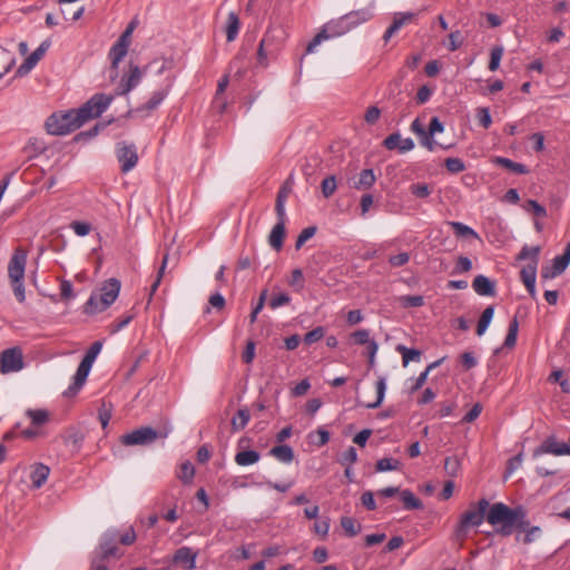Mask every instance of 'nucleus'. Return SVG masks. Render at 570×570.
<instances>
[{"instance_id":"obj_21","label":"nucleus","mask_w":570,"mask_h":570,"mask_svg":"<svg viewBox=\"0 0 570 570\" xmlns=\"http://www.w3.org/2000/svg\"><path fill=\"white\" fill-rule=\"evenodd\" d=\"M292 186H293V177L289 176L286 179V181L284 183V185L281 187V189L278 190V194L276 197V204H275L276 216H285L286 215L285 203H286L288 195L292 191Z\"/></svg>"},{"instance_id":"obj_59","label":"nucleus","mask_w":570,"mask_h":570,"mask_svg":"<svg viewBox=\"0 0 570 570\" xmlns=\"http://www.w3.org/2000/svg\"><path fill=\"white\" fill-rule=\"evenodd\" d=\"M291 302V297L288 294L286 293H279L277 295H275L271 301H269V306L275 309V308H278L281 306H284L286 304H288Z\"/></svg>"},{"instance_id":"obj_20","label":"nucleus","mask_w":570,"mask_h":570,"mask_svg":"<svg viewBox=\"0 0 570 570\" xmlns=\"http://www.w3.org/2000/svg\"><path fill=\"white\" fill-rule=\"evenodd\" d=\"M474 292L480 296H494L495 283L484 275H478L472 282Z\"/></svg>"},{"instance_id":"obj_57","label":"nucleus","mask_w":570,"mask_h":570,"mask_svg":"<svg viewBox=\"0 0 570 570\" xmlns=\"http://www.w3.org/2000/svg\"><path fill=\"white\" fill-rule=\"evenodd\" d=\"M463 43V37L459 30L453 31L449 35V45L448 49L450 51L458 50Z\"/></svg>"},{"instance_id":"obj_19","label":"nucleus","mask_w":570,"mask_h":570,"mask_svg":"<svg viewBox=\"0 0 570 570\" xmlns=\"http://www.w3.org/2000/svg\"><path fill=\"white\" fill-rule=\"evenodd\" d=\"M129 45L117 40L109 51V58L111 60V71L114 75L110 77L114 79L117 76V69L119 62L125 58L128 52Z\"/></svg>"},{"instance_id":"obj_43","label":"nucleus","mask_w":570,"mask_h":570,"mask_svg":"<svg viewBox=\"0 0 570 570\" xmlns=\"http://www.w3.org/2000/svg\"><path fill=\"white\" fill-rule=\"evenodd\" d=\"M194 475H195V468H194V465L189 461L184 462L180 465V469H179V472H178L179 480L183 483L187 484V483H190L193 481Z\"/></svg>"},{"instance_id":"obj_1","label":"nucleus","mask_w":570,"mask_h":570,"mask_svg":"<svg viewBox=\"0 0 570 570\" xmlns=\"http://www.w3.org/2000/svg\"><path fill=\"white\" fill-rule=\"evenodd\" d=\"M114 96L95 94L87 102L78 109L55 112L46 120L48 134L56 136L68 135L80 128L90 119L99 117L111 104Z\"/></svg>"},{"instance_id":"obj_34","label":"nucleus","mask_w":570,"mask_h":570,"mask_svg":"<svg viewBox=\"0 0 570 570\" xmlns=\"http://www.w3.org/2000/svg\"><path fill=\"white\" fill-rule=\"evenodd\" d=\"M493 315H494V307L492 305L488 306L481 314V317L478 322V326H476V334L479 336H482L487 328L489 327L492 318H493Z\"/></svg>"},{"instance_id":"obj_45","label":"nucleus","mask_w":570,"mask_h":570,"mask_svg":"<svg viewBox=\"0 0 570 570\" xmlns=\"http://www.w3.org/2000/svg\"><path fill=\"white\" fill-rule=\"evenodd\" d=\"M385 391H386L385 379L381 377L376 382V394H377L376 401L373 402V403H368L366 405V407L367 409H376V407H379L382 404L383 400H384Z\"/></svg>"},{"instance_id":"obj_62","label":"nucleus","mask_w":570,"mask_h":570,"mask_svg":"<svg viewBox=\"0 0 570 570\" xmlns=\"http://www.w3.org/2000/svg\"><path fill=\"white\" fill-rule=\"evenodd\" d=\"M357 461V452L356 449L350 446L342 455L341 463L346 465H352Z\"/></svg>"},{"instance_id":"obj_40","label":"nucleus","mask_w":570,"mask_h":570,"mask_svg":"<svg viewBox=\"0 0 570 570\" xmlns=\"http://www.w3.org/2000/svg\"><path fill=\"white\" fill-rule=\"evenodd\" d=\"M399 303L402 307H421L424 304L422 295H403L399 297Z\"/></svg>"},{"instance_id":"obj_12","label":"nucleus","mask_w":570,"mask_h":570,"mask_svg":"<svg viewBox=\"0 0 570 570\" xmlns=\"http://www.w3.org/2000/svg\"><path fill=\"white\" fill-rule=\"evenodd\" d=\"M24 367L23 352L19 346L2 351V374L16 373Z\"/></svg>"},{"instance_id":"obj_10","label":"nucleus","mask_w":570,"mask_h":570,"mask_svg":"<svg viewBox=\"0 0 570 570\" xmlns=\"http://www.w3.org/2000/svg\"><path fill=\"white\" fill-rule=\"evenodd\" d=\"M171 81H168L167 85L156 91H154L150 98L142 105L137 108L130 110V115L132 117L145 118L148 117L155 109H157L160 104L165 100L171 89Z\"/></svg>"},{"instance_id":"obj_3","label":"nucleus","mask_w":570,"mask_h":570,"mask_svg":"<svg viewBox=\"0 0 570 570\" xmlns=\"http://www.w3.org/2000/svg\"><path fill=\"white\" fill-rule=\"evenodd\" d=\"M136 532L132 527H129L124 533L117 529H108L100 538L99 546L96 550V556L100 561H107L110 558L119 559L124 552L118 546V542L125 546H130L136 541Z\"/></svg>"},{"instance_id":"obj_46","label":"nucleus","mask_w":570,"mask_h":570,"mask_svg":"<svg viewBox=\"0 0 570 570\" xmlns=\"http://www.w3.org/2000/svg\"><path fill=\"white\" fill-rule=\"evenodd\" d=\"M322 193L325 198H330L336 190L337 184L335 176L331 175L323 179L322 184Z\"/></svg>"},{"instance_id":"obj_11","label":"nucleus","mask_w":570,"mask_h":570,"mask_svg":"<svg viewBox=\"0 0 570 570\" xmlns=\"http://www.w3.org/2000/svg\"><path fill=\"white\" fill-rule=\"evenodd\" d=\"M116 154L122 173L130 171L138 163V154L134 144L118 142Z\"/></svg>"},{"instance_id":"obj_2","label":"nucleus","mask_w":570,"mask_h":570,"mask_svg":"<svg viewBox=\"0 0 570 570\" xmlns=\"http://www.w3.org/2000/svg\"><path fill=\"white\" fill-rule=\"evenodd\" d=\"M488 522L493 527L499 525L498 533L504 537L512 534L513 528L524 531L523 542L527 544L533 542L541 533L539 527H530L523 507L510 508L502 502L492 504L488 513Z\"/></svg>"},{"instance_id":"obj_63","label":"nucleus","mask_w":570,"mask_h":570,"mask_svg":"<svg viewBox=\"0 0 570 570\" xmlns=\"http://www.w3.org/2000/svg\"><path fill=\"white\" fill-rule=\"evenodd\" d=\"M460 357L462 365L466 371L473 368L478 364L476 357L471 352H464Z\"/></svg>"},{"instance_id":"obj_16","label":"nucleus","mask_w":570,"mask_h":570,"mask_svg":"<svg viewBox=\"0 0 570 570\" xmlns=\"http://www.w3.org/2000/svg\"><path fill=\"white\" fill-rule=\"evenodd\" d=\"M286 215L285 216H277V223L274 225L268 242L269 245L276 249L279 250L283 247L284 237L286 233Z\"/></svg>"},{"instance_id":"obj_30","label":"nucleus","mask_w":570,"mask_h":570,"mask_svg":"<svg viewBox=\"0 0 570 570\" xmlns=\"http://www.w3.org/2000/svg\"><path fill=\"white\" fill-rule=\"evenodd\" d=\"M261 459V454L255 450H246L237 452L235 455V462L239 466H248L257 463Z\"/></svg>"},{"instance_id":"obj_41","label":"nucleus","mask_w":570,"mask_h":570,"mask_svg":"<svg viewBox=\"0 0 570 570\" xmlns=\"http://www.w3.org/2000/svg\"><path fill=\"white\" fill-rule=\"evenodd\" d=\"M400 461L393 458H383L377 460L376 462V471L377 472H387L397 470L400 468Z\"/></svg>"},{"instance_id":"obj_9","label":"nucleus","mask_w":570,"mask_h":570,"mask_svg":"<svg viewBox=\"0 0 570 570\" xmlns=\"http://www.w3.org/2000/svg\"><path fill=\"white\" fill-rule=\"evenodd\" d=\"M346 21L347 20L344 14L337 19L331 20L327 23H325L321 31L307 45L306 53L314 52L315 48L325 40L347 33L350 30L348 26L346 24Z\"/></svg>"},{"instance_id":"obj_50","label":"nucleus","mask_w":570,"mask_h":570,"mask_svg":"<svg viewBox=\"0 0 570 570\" xmlns=\"http://www.w3.org/2000/svg\"><path fill=\"white\" fill-rule=\"evenodd\" d=\"M502 56H503V48L502 47H494L491 50L490 62H489V69L491 71L498 70V68L500 67V62H501Z\"/></svg>"},{"instance_id":"obj_14","label":"nucleus","mask_w":570,"mask_h":570,"mask_svg":"<svg viewBox=\"0 0 570 570\" xmlns=\"http://www.w3.org/2000/svg\"><path fill=\"white\" fill-rule=\"evenodd\" d=\"M144 71L137 65L130 63V70L128 75H124L120 81V88L117 95H127L135 87H137L142 78Z\"/></svg>"},{"instance_id":"obj_42","label":"nucleus","mask_w":570,"mask_h":570,"mask_svg":"<svg viewBox=\"0 0 570 570\" xmlns=\"http://www.w3.org/2000/svg\"><path fill=\"white\" fill-rule=\"evenodd\" d=\"M274 30H267L266 33L264 35L263 39L259 42L258 51H257L258 62L259 63H265L266 60H267L266 48L271 47V38H272V32Z\"/></svg>"},{"instance_id":"obj_55","label":"nucleus","mask_w":570,"mask_h":570,"mask_svg":"<svg viewBox=\"0 0 570 570\" xmlns=\"http://www.w3.org/2000/svg\"><path fill=\"white\" fill-rule=\"evenodd\" d=\"M410 261V254L406 252L399 253L396 255H391L389 257V264L392 267H401L409 263Z\"/></svg>"},{"instance_id":"obj_18","label":"nucleus","mask_w":570,"mask_h":570,"mask_svg":"<svg viewBox=\"0 0 570 570\" xmlns=\"http://www.w3.org/2000/svg\"><path fill=\"white\" fill-rule=\"evenodd\" d=\"M415 14L412 12H399L395 13L393 22L386 29L383 39L387 42L403 26L413 21Z\"/></svg>"},{"instance_id":"obj_64","label":"nucleus","mask_w":570,"mask_h":570,"mask_svg":"<svg viewBox=\"0 0 570 570\" xmlns=\"http://www.w3.org/2000/svg\"><path fill=\"white\" fill-rule=\"evenodd\" d=\"M400 137L401 135L399 132H394V134H391L389 135L384 140H383V146L387 149V150H393L395 148L399 149V145H400Z\"/></svg>"},{"instance_id":"obj_44","label":"nucleus","mask_w":570,"mask_h":570,"mask_svg":"<svg viewBox=\"0 0 570 570\" xmlns=\"http://www.w3.org/2000/svg\"><path fill=\"white\" fill-rule=\"evenodd\" d=\"M167 263H168V254H165L163 257V261H161V265L158 269L157 276L150 286L149 301L151 299L153 295L156 293L157 288L159 287L160 283H161V279L165 274V269L167 267Z\"/></svg>"},{"instance_id":"obj_5","label":"nucleus","mask_w":570,"mask_h":570,"mask_svg":"<svg viewBox=\"0 0 570 570\" xmlns=\"http://www.w3.org/2000/svg\"><path fill=\"white\" fill-rule=\"evenodd\" d=\"M120 281L117 278L107 279L101 288L100 296L91 295L85 304L86 314H96L108 308L118 297L120 292Z\"/></svg>"},{"instance_id":"obj_47","label":"nucleus","mask_w":570,"mask_h":570,"mask_svg":"<svg viewBox=\"0 0 570 570\" xmlns=\"http://www.w3.org/2000/svg\"><path fill=\"white\" fill-rule=\"evenodd\" d=\"M461 468V461L456 456H448L444 460V470L448 475L455 476Z\"/></svg>"},{"instance_id":"obj_15","label":"nucleus","mask_w":570,"mask_h":570,"mask_svg":"<svg viewBox=\"0 0 570 570\" xmlns=\"http://www.w3.org/2000/svg\"><path fill=\"white\" fill-rule=\"evenodd\" d=\"M49 45L48 42H42L31 55H29L23 63H21L17 71V77H23L27 73H29L38 63V61L43 57L45 52L47 51Z\"/></svg>"},{"instance_id":"obj_49","label":"nucleus","mask_w":570,"mask_h":570,"mask_svg":"<svg viewBox=\"0 0 570 570\" xmlns=\"http://www.w3.org/2000/svg\"><path fill=\"white\" fill-rule=\"evenodd\" d=\"M445 167L452 174L461 173L465 169V165L462 159L456 157H450L445 159Z\"/></svg>"},{"instance_id":"obj_28","label":"nucleus","mask_w":570,"mask_h":570,"mask_svg":"<svg viewBox=\"0 0 570 570\" xmlns=\"http://www.w3.org/2000/svg\"><path fill=\"white\" fill-rule=\"evenodd\" d=\"M239 29H240L239 18L234 11H230L227 16L226 26H225L226 39L228 42H232L237 38Z\"/></svg>"},{"instance_id":"obj_58","label":"nucleus","mask_w":570,"mask_h":570,"mask_svg":"<svg viewBox=\"0 0 570 570\" xmlns=\"http://www.w3.org/2000/svg\"><path fill=\"white\" fill-rule=\"evenodd\" d=\"M98 417H99L102 429H106L111 419V406H107L104 403L98 411Z\"/></svg>"},{"instance_id":"obj_25","label":"nucleus","mask_w":570,"mask_h":570,"mask_svg":"<svg viewBox=\"0 0 570 570\" xmlns=\"http://www.w3.org/2000/svg\"><path fill=\"white\" fill-rule=\"evenodd\" d=\"M541 451L554 455H570V445L559 443L554 439L550 438L543 442Z\"/></svg>"},{"instance_id":"obj_39","label":"nucleus","mask_w":570,"mask_h":570,"mask_svg":"<svg viewBox=\"0 0 570 570\" xmlns=\"http://www.w3.org/2000/svg\"><path fill=\"white\" fill-rule=\"evenodd\" d=\"M341 525L350 537H355L361 531V524L351 517H342Z\"/></svg>"},{"instance_id":"obj_24","label":"nucleus","mask_w":570,"mask_h":570,"mask_svg":"<svg viewBox=\"0 0 570 570\" xmlns=\"http://www.w3.org/2000/svg\"><path fill=\"white\" fill-rule=\"evenodd\" d=\"M372 12L370 9H360L354 10L345 14L346 24L348 26V30L356 28L361 23L368 21L372 18Z\"/></svg>"},{"instance_id":"obj_17","label":"nucleus","mask_w":570,"mask_h":570,"mask_svg":"<svg viewBox=\"0 0 570 570\" xmlns=\"http://www.w3.org/2000/svg\"><path fill=\"white\" fill-rule=\"evenodd\" d=\"M538 263H528L520 272L521 279L531 297H535V279Z\"/></svg>"},{"instance_id":"obj_61","label":"nucleus","mask_w":570,"mask_h":570,"mask_svg":"<svg viewBox=\"0 0 570 570\" xmlns=\"http://www.w3.org/2000/svg\"><path fill=\"white\" fill-rule=\"evenodd\" d=\"M472 269V262L466 256H460L456 261L455 273H466Z\"/></svg>"},{"instance_id":"obj_56","label":"nucleus","mask_w":570,"mask_h":570,"mask_svg":"<svg viewBox=\"0 0 570 570\" xmlns=\"http://www.w3.org/2000/svg\"><path fill=\"white\" fill-rule=\"evenodd\" d=\"M324 333L325 331L322 326L315 327L305 334L304 342L308 345L318 342L321 338H323Z\"/></svg>"},{"instance_id":"obj_60","label":"nucleus","mask_w":570,"mask_h":570,"mask_svg":"<svg viewBox=\"0 0 570 570\" xmlns=\"http://www.w3.org/2000/svg\"><path fill=\"white\" fill-rule=\"evenodd\" d=\"M352 337L357 345H367L372 340H370V331L368 330H358L352 334Z\"/></svg>"},{"instance_id":"obj_31","label":"nucleus","mask_w":570,"mask_h":570,"mask_svg":"<svg viewBox=\"0 0 570 570\" xmlns=\"http://www.w3.org/2000/svg\"><path fill=\"white\" fill-rule=\"evenodd\" d=\"M249 419H250L249 411L246 407L239 409L237 411V413L232 419V422H230L232 430L234 432H238V431L243 430L249 422Z\"/></svg>"},{"instance_id":"obj_6","label":"nucleus","mask_w":570,"mask_h":570,"mask_svg":"<svg viewBox=\"0 0 570 570\" xmlns=\"http://www.w3.org/2000/svg\"><path fill=\"white\" fill-rule=\"evenodd\" d=\"M102 348V342L97 341L91 344V346L86 352L82 361L80 362L76 374L73 376L72 384L65 391L66 396H73L76 395L81 387L85 385L86 380L90 373V370L92 367V364L95 360L97 358L98 354L100 353Z\"/></svg>"},{"instance_id":"obj_4","label":"nucleus","mask_w":570,"mask_h":570,"mask_svg":"<svg viewBox=\"0 0 570 570\" xmlns=\"http://www.w3.org/2000/svg\"><path fill=\"white\" fill-rule=\"evenodd\" d=\"M27 265V250L18 247L13 252L7 267L8 284L18 303L26 302L24 273Z\"/></svg>"},{"instance_id":"obj_52","label":"nucleus","mask_w":570,"mask_h":570,"mask_svg":"<svg viewBox=\"0 0 570 570\" xmlns=\"http://www.w3.org/2000/svg\"><path fill=\"white\" fill-rule=\"evenodd\" d=\"M411 193L419 198H428L431 195V189L428 184L417 183L410 187Z\"/></svg>"},{"instance_id":"obj_29","label":"nucleus","mask_w":570,"mask_h":570,"mask_svg":"<svg viewBox=\"0 0 570 570\" xmlns=\"http://www.w3.org/2000/svg\"><path fill=\"white\" fill-rule=\"evenodd\" d=\"M269 455L274 456L282 463H291L294 460V451L287 444L273 446L269 450Z\"/></svg>"},{"instance_id":"obj_13","label":"nucleus","mask_w":570,"mask_h":570,"mask_svg":"<svg viewBox=\"0 0 570 570\" xmlns=\"http://www.w3.org/2000/svg\"><path fill=\"white\" fill-rule=\"evenodd\" d=\"M197 557L198 551L184 546L174 552L170 562L175 568H180L181 570H194L196 568Z\"/></svg>"},{"instance_id":"obj_27","label":"nucleus","mask_w":570,"mask_h":570,"mask_svg":"<svg viewBox=\"0 0 570 570\" xmlns=\"http://www.w3.org/2000/svg\"><path fill=\"white\" fill-rule=\"evenodd\" d=\"M49 473V466L42 463L36 464L30 475L32 487L37 489L41 488L48 480Z\"/></svg>"},{"instance_id":"obj_7","label":"nucleus","mask_w":570,"mask_h":570,"mask_svg":"<svg viewBox=\"0 0 570 570\" xmlns=\"http://www.w3.org/2000/svg\"><path fill=\"white\" fill-rule=\"evenodd\" d=\"M492 505H490L485 498L480 499L476 504H472L460 518L456 528L458 535L465 534L469 528L479 527L484 519L488 520V513Z\"/></svg>"},{"instance_id":"obj_22","label":"nucleus","mask_w":570,"mask_h":570,"mask_svg":"<svg viewBox=\"0 0 570 570\" xmlns=\"http://www.w3.org/2000/svg\"><path fill=\"white\" fill-rule=\"evenodd\" d=\"M411 130L420 137L421 145L428 148L430 151H433L438 146V142L429 137L426 130L424 129L423 124L419 118L414 119L411 124Z\"/></svg>"},{"instance_id":"obj_38","label":"nucleus","mask_w":570,"mask_h":570,"mask_svg":"<svg viewBox=\"0 0 570 570\" xmlns=\"http://www.w3.org/2000/svg\"><path fill=\"white\" fill-rule=\"evenodd\" d=\"M519 331V322L517 317L514 316L512 321L509 323L508 333L504 340V346L505 347H513L517 343V336Z\"/></svg>"},{"instance_id":"obj_33","label":"nucleus","mask_w":570,"mask_h":570,"mask_svg":"<svg viewBox=\"0 0 570 570\" xmlns=\"http://www.w3.org/2000/svg\"><path fill=\"white\" fill-rule=\"evenodd\" d=\"M541 252L540 246H528L524 245L517 256L518 261H529V263H539V254Z\"/></svg>"},{"instance_id":"obj_32","label":"nucleus","mask_w":570,"mask_h":570,"mask_svg":"<svg viewBox=\"0 0 570 570\" xmlns=\"http://www.w3.org/2000/svg\"><path fill=\"white\" fill-rule=\"evenodd\" d=\"M400 497L406 510H419L423 508L422 501L410 490L401 491Z\"/></svg>"},{"instance_id":"obj_26","label":"nucleus","mask_w":570,"mask_h":570,"mask_svg":"<svg viewBox=\"0 0 570 570\" xmlns=\"http://www.w3.org/2000/svg\"><path fill=\"white\" fill-rule=\"evenodd\" d=\"M376 180L373 169H363L356 180H353L351 187L357 190L371 188Z\"/></svg>"},{"instance_id":"obj_51","label":"nucleus","mask_w":570,"mask_h":570,"mask_svg":"<svg viewBox=\"0 0 570 570\" xmlns=\"http://www.w3.org/2000/svg\"><path fill=\"white\" fill-rule=\"evenodd\" d=\"M476 119L479 124L484 128L488 129L490 125L492 124V118L490 115V110L487 107H480L476 109Z\"/></svg>"},{"instance_id":"obj_48","label":"nucleus","mask_w":570,"mask_h":570,"mask_svg":"<svg viewBox=\"0 0 570 570\" xmlns=\"http://www.w3.org/2000/svg\"><path fill=\"white\" fill-rule=\"evenodd\" d=\"M317 228L315 226H309L304 228L295 243V248L299 249L309 238H312L316 234Z\"/></svg>"},{"instance_id":"obj_36","label":"nucleus","mask_w":570,"mask_h":570,"mask_svg":"<svg viewBox=\"0 0 570 570\" xmlns=\"http://www.w3.org/2000/svg\"><path fill=\"white\" fill-rule=\"evenodd\" d=\"M396 350L402 355L404 366H406L411 361L419 362L421 360V351L416 348H410L404 345H399Z\"/></svg>"},{"instance_id":"obj_54","label":"nucleus","mask_w":570,"mask_h":570,"mask_svg":"<svg viewBox=\"0 0 570 570\" xmlns=\"http://www.w3.org/2000/svg\"><path fill=\"white\" fill-rule=\"evenodd\" d=\"M71 229L76 235L83 237L87 236L91 230V225L87 222L75 220L70 224Z\"/></svg>"},{"instance_id":"obj_23","label":"nucleus","mask_w":570,"mask_h":570,"mask_svg":"<svg viewBox=\"0 0 570 570\" xmlns=\"http://www.w3.org/2000/svg\"><path fill=\"white\" fill-rule=\"evenodd\" d=\"M372 12L370 9H360L354 10L345 14L346 24L348 26V30L356 28L361 23L368 21L372 18Z\"/></svg>"},{"instance_id":"obj_35","label":"nucleus","mask_w":570,"mask_h":570,"mask_svg":"<svg viewBox=\"0 0 570 570\" xmlns=\"http://www.w3.org/2000/svg\"><path fill=\"white\" fill-rule=\"evenodd\" d=\"M494 163L515 173V174H520V175H523V174H527L528 173V169L527 167L523 165V164H520V163H515L509 158H504V157H495L494 158Z\"/></svg>"},{"instance_id":"obj_37","label":"nucleus","mask_w":570,"mask_h":570,"mask_svg":"<svg viewBox=\"0 0 570 570\" xmlns=\"http://www.w3.org/2000/svg\"><path fill=\"white\" fill-rule=\"evenodd\" d=\"M452 229L454 230V234L458 237H473L479 238V235L474 229L469 227L468 225L460 223V222H450L449 223Z\"/></svg>"},{"instance_id":"obj_8","label":"nucleus","mask_w":570,"mask_h":570,"mask_svg":"<svg viewBox=\"0 0 570 570\" xmlns=\"http://www.w3.org/2000/svg\"><path fill=\"white\" fill-rule=\"evenodd\" d=\"M170 432V428H164L163 430L157 431L151 426H141L131 431L130 433L124 434L121 436V443L127 446L149 445L154 443L158 438L166 439Z\"/></svg>"},{"instance_id":"obj_53","label":"nucleus","mask_w":570,"mask_h":570,"mask_svg":"<svg viewBox=\"0 0 570 570\" xmlns=\"http://www.w3.org/2000/svg\"><path fill=\"white\" fill-rule=\"evenodd\" d=\"M27 414L35 425H41L48 421V412L45 410H29Z\"/></svg>"}]
</instances>
